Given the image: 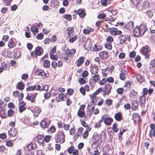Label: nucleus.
<instances>
[{
    "label": "nucleus",
    "mask_w": 155,
    "mask_h": 155,
    "mask_svg": "<svg viewBox=\"0 0 155 155\" xmlns=\"http://www.w3.org/2000/svg\"><path fill=\"white\" fill-rule=\"evenodd\" d=\"M147 30L148 29L146 25L141 24L135 28L133 31L134 36L139 37L141 35H143Z\"/></svg>",
    "instance_id": "1"
},
{
    "label": "nucleus",
    "mask_w": 155,
    "mask_h": 155,
    "mask_svg": "<svg viewBox=\"0 0 155 155\" xmlns=\"http://www.w3.org/2000/svg\"><path fill=\"white\" fill-rule=\"evenodd\" d=\"M65 135L63 132L59 131L56 134L55 140L56 143H62L65 141Z\"/></svg>",
    "instance_id": "2"
},
{
    "label": "nucleus",
    "mask_w": 155,
    "mask_h": 155,
    "mask_svg": "<svg viewBox=\"0 0 155 155\" xmlns=\"http://www.w3.org/2000/svg\"><path fill=\"white\" fill-rule=\"evenodd\" d=\"M150 50L147 45L143 46L140 50V51L145 56V58L149 59L150 57L149 53Z\"/></svg>",
    "instance_id": "3"
},
{
    "label": "nucleus",
    "mask_w": 155,
    "mask_h": 155,
    "mask_svg": "<svg viewBox=\"0 0 155 155\" xmlns=\"http://www.w3.org/2000/svg\"><path fill=\"white\" fill-rule=\"evenodd\" d=\"M43 50L41 47L38 46L35 48V51L31 53L32 57H37V56L41 55L43 53Z\"/></svg>",
    "instance_id": "4"
},
{
    "label": "nucleus",
    "mask_w": 155,
    "mask_h": 155,
    "mask_svg": "<svg viewBox=\"0 0 155 155\" xmlns=\"http://www.w3.org/2000/svg\"><path fill=\"white\" fill-rule=\"evenodd\" d=\"M38 94L37 93H27V95L26 97V99L28 101H30L31 102L34 104L36 103L35 98L36 97V95Z\"/></svg>",
    "instance_id": "5"
},
{
    "label": "nucleus",
    "mask_w": 155,
    "mask_h": 155,
    "mask_svg": "<svg viewBox=\"0 0 155 155\" xmlns=\"http://www.w3.org/2000/svg\"><path fill=\"white\" fill-rule=\"evenodd\" d=\"M150 6V3L147 1H145L143 3L142 5L140 4L139 7H138L137 10L138 11H141L144 9L148 8Z\"/></svg>",
    "instance_id": "6"
},
{
    "label": "nucleus",
    "mask_w": 155,
    "mask_h": 155,
    "mask_svg": "<svg viewBox=\"0 0 155 155\" xmlns=\"http://www.w3.org/2000/svg\"><path fill=\"white\" fill-rule=\"evenodd\" d=\"M85 12V10L84 9H79L78 10H75L74 12L76 14L78 15L80 18H83L86 15V13Z\"/></svg>",
    "instance_id": "7"
},
{
    "label": "nucleus",
    "mask_w": 155,
    "mask_h": 155,
    "mask_svg": "<svg viewBox=\"0 0 155 155\" xmlns=\"http://www.w3.org/2000/svg\"><path fill=\"white\" fill-rule=\"evenodd\" d=\"M111 89V86L109 84H107L105 86V90L103 91L104 92L103 95H105L108 94L110 93Z\"/></svg>",
    "instance_id": "8"
},
{
    "label": "nucleus",
    "mask_w": 155,
    "mask_h": 155,
    "mask_svg": "<svg viewBox=\"0 0 155 155\" xmlns=\"http://www.w3.org/2000/svg\"><path fill=\"white\" fill-rule=\"evenodd\" d=\"M109 30H110V32L112 35H120L122 33L121 31L118 30L117 28H109Z\"/></svg>",
    "instance_id": "9"
},
{
    "label": "nucleus",
    "mask_w": 155,
    "mask_h": 155,
    "mask_svg": "<svg viewBox=\"0 0 155 155\" xmlns=\"http://www.w3.org/2000/svg\"><path fill=\"white\" fill-rule=\"evenodd\" d=\"M130 3L135 7L137 9L139 7L140 1L139 0H130Z\"/></svg>",
    "instance_id": "10"
},
{
    "label": "nucleus",
    "mask_w": 155,
    "mask_h": 155,
    "mask_svg": "<svg viewBox=\"0 0 155 155\" xmlns=\"http://www.w3.org/2000/svg\"><path fill=\"white\" fill-rule=\"evenodd\" d=\"M100 57L102 59L107 58L109 57V54L106 51H102L99 53Z\"/></svg>",
    "instance_id": "11"
},
{
    "label": "nucleus",
    "mask_w": 155,
    "mask_h": 155,
    "mask_svg": "<svg viewBox=\"0 0 155 155\" xmlns=\"http://www.w3.org/2000/svg\"><path fill=\"white\" fill-rule=\"evenodd\" d=\"M113 119L111 117L106 118L104 120V124L107 126L110 125L113 121Z\"/></svg>",
    "instance_id": "12"
},
{
    "label": "nucleus",
    "mask_w": 155,
    "mask_h": 155,
    "mask_svg": "<svg viewBox=\"0 0 155 155\" xmlns=\"http://www.w3.org/2000/svg\"><path fill=\"white\" fill-rule=\"evenodd\" d=\"M99 70L97 66L95 64L93 66L92 69L91 70V72L92 74H95L97 73Z\"/></svg>",
    "instance_id": "13"
},
{
    "label": "nucleus",
    "mask_w": 155,
    "mask_h": 155,
    "mask_svg": "<svg viewBox=\"0 0 155 155\" xmlns=\"http://www.w3.org/2000/svg\"><path fill=\"white\" fill-rule=\"evenodd\" d=\"M74 31V28L73 27H70L67 28L66 32L68 38L71 37L73 35L72 34Z\"/></svg>",
    "instance_id": "14"
},
{
    "label": "nucleus",
    "mask_w": 155,
    "mask_h": 155,
    "mask_svg": "<svg viewBox=\"0 0 155 155\" xmlns=\"http://www.w3.org/2000/svg\"><path fill=\"white\" fill-rule=\"evenodd\" d=\"M58 98L57 97H56L55 100L57 102H59L60 101H62L64 100V97L66 99H67V97L65 95H64V94L63 93H60L59 94L58 96Z\"/></svg>",
    "instance_id": "15"
},
{
    "label": "nucleus",
    "mask_w": 155,
    "mask_h": 155,
    "mask_svg": "<svg viewBox=\"0 0 155 155\" xmlns=\"http://www.w3.org/2000/svg\"><path fill=\"white\" fill-rule=\"evenodd\" d=\"M134 24L133 22L129 21L125 25L126 28L128 30H131L134 27Z\"/></svg>",
    "instance_id": "16"
},
{
    "label": "nucleus",
    "mask_w": 155,
    "mask_h": 155,
    "mask_svg": "<svg viewBox=\"0 0 155 155\" xmlns=\"http://www.w3.org/2000/svg\"><path fill=\"white\" fill-rule=\"evenodd\" d=\"M10 136L15 137L17 134V131L14 128H11L8 132Z\"/></svg>",
    "instance_id": "17"
},
{
    "label": "nucleus",
    "mask_w": 155,
    "mask_h": 155,
    "mask_svg": "<svg viewBox=\"0 0 155 155\" xmlns=\"http://www.w3.org/2000/svg\"><path fill=\"white\" fill-rule=\"evenodd\" d=\"M27 148L28 150H35L36 148V145L35 143H31L28 145Z\"/></svg>",
    "instance_id": "18"
},
{
    "label": "nucleus",
    "mask_w": 155,
    "mask_h": 155,
    "mask_svg": "<svg viewBox=\"0 0 155 155\" xmlns=\"http://www.w3.org/2000/svg\"><path fill=\"white\" fill-rule=\"evenodd\" d=\"M114 118L115 120L118 121H120L122 120V116L120 112L115 114Z\"/></svg>",
    "instance_id": "19"
},
{
    "label": "nucleus",
    "mask_w": 155,
    "mask_h": 155,
    "mask_svg": "<svg viewBox=\"0 0 155 155\" xmlns=\"http://www.w3.org/2000/svg\"><path fill=\"white\" fill-rule=\"evenodd\" d=\"M36 73L39 75L41 76H44L45 78H46L47 77V75L45 74V72L42 70L41 69H37L36 71Z\"/></svg>",
    "instance_id": "20"
},
{
    "label": "nucleus",
    "mask_w": 155,
    "mask_h": 155,
    "mask_svg": "<svg viewBox=\"0 0 155 155\" xmlns=\"http://www.w3.org/2000/svg\"><path fill=\"white\" fill-rule=\"evenodd\" d=\"M25 87V85L23 82H20L17 83L16 88L20 90H23Z\"/></svg>",
    "instance_id": "21"
},
{
    "label": "nucleus",
    "mask_w": 155,
    "mask_h": 155,
    "mask_svg": "<svg viewBox=\"0 0 155 155\" xmlns=\"http://www.w3.org/2000/svg\"><path fill=\"white\" fill-rule=\"evenodd\" d=\"M84 57H80L77 60V66L78 67L80 66L84 62Z\"/></svg>",
    "instance_id": "22"
},
{
    "label": "nucleus",
    "mask_w": 155,
    "mask_h": 155,
    "mask_svg": "<svg viewBox=\"0 0 155 155\" xmlns=\"http://www.w3.org/2000/svg\"><path fill=\"white\" fill-rule=\"evenodd\" d=\"M146 97L145 95H143L140 97V98L139 103L140 105L141 106L144 105L145 104Z\"/></svg>",
    "instance_id": "23"
},
{
    "label": "nucleus",
    "mask_w": 155,
    "mask_h": 155,
    "mask_svg": "<svg viewBox=\"0 0 155 155\" xmlns=\"http://www.w3.org/2000/svg\"><path fill=\"white\" fill-rule=\"evenodd\" d=\"M40 124L42 128H47L49 126V124L47 123L46 121L44 120H43L41 121Z\"/></svg>",
    "instance_id": "24"
},
{
    "label": "nucleus",
    "mask_w": 155,
    "mask_h": 155,
    "mask_svg": "<svg viewBox=\"0 0 155 155\" xmlns=\"http://www.w3.org/2000/svg\"><path fill=\"white\" fill-rule=\"evenodd\" d=\"M138 105L137 101H134L132 104V109L133 110H136L138 108Z\"/></svg>",
    "instance_id": "25"
},
{
    "label": "nucleus",
    "mask_w": 155,
    "mask_h": 155,
    "mask_svg": "<svg viewBox=\"0 0 155 155\" xmlns=\"http://www.w3.org/2000/svg\"><path fill=\"white\" fill-rule=\"evenodd\" d=\"M150 127L151 129V130H150V131L149 135L150 137L152 138L153 137V130L155 128V124H150Z\"/></svg>",
    "instance_id": "26"
},
{
    "label": "nucleus",
    "mask_w": 155,
    "mask_h": 155,
    "mask_svg": "<svg viewBox=\"0 0 155 155\" xmlns=\"http://www.w3.org/2000/svg\"><path fill=\"white\" fill-rule=\"evenodd\" d=\"M8 45L9 48H12L16 45V44H15L12 39H10L9 41Z\"/></svg>",
    "instance_id": "27"
},
{
    "label": "nucleus",
    "mask_w": 155,
    "mask_h": 155,
    "mask_svg": "<svg viewBox=\"0 0 155 155\" xmlns=\"http://www.w3.org/2000/svg\"><path fill=\"white\" fill-rule=\"evenodd\" d=\"M104 116H102L101 117V119L99 121H98V122H96L95 123V126H94V127H95V128H99L101 127V123L103 121V120H104Z\"/></svg>",
    "instance_id": "28"
},
{
    "label": "nucleus",
    "mask_w": 155,
    "mask_h": 155,
    "mask_svg": "<svg viewBox=\"0 0 155 155\" xmlns=\"http://www.w3.org/2000/svg\"><path fill=\"white\" fill-rule=\"evenodd\" d=\"M43 66L45 68H48L50 66V62L47 60H45L43 62Z\"/></svg>",
    "instance_id": "29"
},
{
    "label": "nucleus",
    "mask_w": 155,
    "mask_h": 155,
    "mask_svg": "<svg viewBox=\"0 0 155 155\" xmlns=\"http://www.w3.org/2000/svg\"><path fill=\"white\" fill-rule=\"evenodd\" d=\"M44 140V137L41 135H39L38 137V142L41 144L43 143Z\"/></svg>",
    "instance_id": "30"
},
{
    "label": "nucleus",
    "mask_w": 155,
    "mask_h": 155,
    "mask_svg": "<svg viewBox=\"0 0 155 155\" xmlns=\"http://www.w3.org/2000/svg\"><path fill=\"white\" fill-rule=\"evenodd\" d=\"M118 126V124L116 122L114 123L113 124L112 126V129L114 132H117L118 131V130L117 128Z\"/></svg>",
    "instance_id": "31"
},
{
    "label": "nucleus",
    "mask_w": 155,
    "mask_h": 155,
    "mask_svg": "<svg viewBox=\"0 0 155 155\" xmlns=\"http://www.w3.org/2000/svg\"><path fill=\"white\" fill-rule=\"evenodd\" d=\"M36 88V85L34 86H28L26 88L27 91H33L35 90Z\"/></svg>",
    "instance_id": "32"
},
{
    "label": "nucleus",
    "mask_w": 155,
    "mask_h": 155,
    "mask_svg": "<svg viewBox=\"0 0 155 155\" xmlns=\"http://www.w3.org/2000/svg\"><path fill=\"white\" fill-rule=\"evenodd\" d=\"M30 29L31 31L35 35L36 32H38V28L34 26L31 27Z\"/></svg>",
    "instance_id": "33"
},
{
    "label": "nucleus",
    "mask_w": 155,
    "mask_h": 155,
    "mask_svg": "<svg viewBox=\"0 0 155 155\" xmlns=\"http://www.w3.org/2000/svg\"><path fill=\"white\" fill-rule=\"evenodd\" d=\"M21 51L20 50H17L15 52L14 54V56L16 58H19L21 57Z\"/></svg>",
    "instance_id": "34"
},
{
    "label": "nucleus",
    "mask_w": 155,
    "mask_h": 155,
    "mask_svg": "<svg viewBox=\"0 0 155 155\" xmlns=\"http://www.w3.org/2000/svg\"><path fill=\"white\" fill-rule=\"evenodd\" d=\"M78 115L81 117H83L85 116V114L84 111L79 110L77 113Z\"/></svg>",
    "instance_id": "35"
},
{
    "label": "nucleus",
    "mask_w": 155,
    "mask_h": 155,
    "mask_svg": "<svg viewBox=\"0 0 155 155\" xmlns=\"http://www.w3.org/2000/svg\"><path fill=\"white\" fill-rule=\"evenodd\" d=\"M33 111L34 112H36L38 114H39L41 111V109L38 107L35 106Z\"/></svg>",
    "instance_id": "36"
},
{
    "label": "nucleus",
    "mask_w": 155,
    "mask_h": 155,
    "mask_svg": "<svg viewBox=\"0 0 155 155\" xmlns=\"http://www.w3.org/2000/svg\"><path fill=\"white\" fill-rule=\"evenodd\" d=\"M63 17L68 20L70 21L72 19L71 15L69 14H65L63 16Z\"/></svg>",
    "instance_id": "37"
},
{
    "label": "nucleus",
    "mask_w": 155,
    "mask_h": 155,
    "mask_svg": "<svg viewBox=\"0 0 155 155\" xmlns=\"http://www.w3.org/2000/svg\"><path fill=\"white\" fill-rule=\"evenodd\" d=\"M51 3L52 6L54 7L58 4L59 1L58 0H51Z\"/></svg>",
    "instance_id": "38"
},
{
    "label": "nucleus",
    "mask_w": 155,
    "mask_h": 155,
    "mask_svg": "<svg viewBox=\"0 0 155 155\" xmlns=\"http://www.w3.org/2000/svg\"><path fill=\"white\" fill-rule=\"evenodd\" d=\"M155 60L154 59L152 60L151 61L150 64V70L152 68H154L155 65Z\"/></svg>",
    "instance_id": "39"
},
{
    "label": "nucleus",
    "mask_w": 155,
    "mask_h": 155,
    "mask_svg": "<svg viewBox=\"0 0 155 155\" xmlns=\"http://www.w3.org/2000/svg\"><path fill=\"white\" fill-rule=\"evenodd\" d=\"M136 77L138 81L141 82L143 81V78L141 75L139 74H137Z\"/></svg>",
    "instance_id": "40"
},
{
    "label": "nucleus",
    "mask_w": 155,
    "mask_h": 155,
    "mask_svg": "<svg viewBox=\"0 0 155 155\" xmlns=\"http://www.w3.org/2000/svg\"><path fill=\"white\" fill-rule=\"evenodd\" d=\"M103 90V88H99L97 89L96 91H95L93 94H91L93 95L96 96L100 92H101Z\"/></svg>",
    "instance_id": "41"
},
{
    "label": "nucleus",
    "mask_w": 155,
    "mask_h": 155,
    "mask_svg": "<svg viewBox=\"0 0 155 155\" xmlns=\"http://www.w3.org/2000/svg\"><path fill=\"white\" fill-rule=\"evenodd\" d=\"M99 76V74H95L92 77L93 80L94 81V82H96L97 81Z\"/></svg>",
    "instance_id": "42"
},
{
    "label": "nucleus",
    "mask_w": 155,
    "mask_h": 155,
    "mask_svg": "<svg viewBox=\"0 0 155 155\" xmlns=\"http://www.w3.org/2000/svg\"><path fill=\"white\" fill-rule=\"evenodd\" d=\"M120 79L122 80H124L126 78L125 75L122 73H120L119 74Z\"/></svg>",
    "instance_id": "43"
},
{
    "label": "nucleus",
    "mask_w": 155,
    "mask_h": 155,
    "mask_svg": "<svg viewBox=\"0 0 155 155\" xmlns=\"http://www.w3.org/2000/svg\"><path fill=\"white\" fill-rule=\"evenodd\" d=\"M77 38V36L76 35H75L73 37L70 38L69 39V41L70 42H73L75 41Z\"/></svg>",
    "instance_id": "44"
},
{
    "label": "nucleus",
    "mask_w": 155,
    "mask_h": 155,
    "mask_svg": "<svg viewBox=\"0 0 155 155\" xmlns=\"http://www.w3.org/2000/svg\"><path fill=\"white\" fill-rule=\"evenodd\" d=\"M112 103V101L110 99H107L105 101V104L107 106H110L111 105Z\"/></svg>",
    "instance_id": "45"
},
{
    "label": "nucleus",
    "mask_w": 155,
    "mask_h": 155,
    "mask_svg": "<svg viewBox=\"0 0 155 155\" xmlns=\"http://www.w3.org/2000/svg\"><path fill=\"white\" fill-rule=\"evenodd\" d=\"M106 15L105 13H101L99 14L97 16V18L99 19H103L106 17Z\"/></svg>",
    "instance_id": "46"
},
{
    "label": "nucleus",
    "mask_w": 155,
    "mask_h": 155,
    "mask_svg": "<svg viewBox=\"0 0 155 155\" xmlns=\"http://www.w3.org/2000/svg\"><path fill=\"white\" fill-rule=\"evenodd\" d=\"M131 86V83L129 81H127L125 82L124 87H127V88H130Z\"/></svg>",
    "instance_id": "47"
},
{
    "label": "nucleus",
    "mask_w": 155,
    "mask_h": 155,
    "mask_svg": "<svg viewBox=\"0 0 155 155\" xmlns=\"http://www.w3.org/2000/svg\"><path fill=\"white\" fill-rule=\"evenodd\" d=\"M105 47L109 50H111L112 48L111 44L108 43H106L105 44Z\"/></svg>",
    "instance_id": "48"
},
{
    "label": "nucleus",
    "mask_w": 155,
    "mask_h": 155,
    "mask_svg": "<svg viewBox=\"0 0 155 155\" xmlns=\"http://www.w3.org/2000/svg\"><path fill=\"white\" fill-rule=\"evenodd\" d=\"M14 112V111L12 110L9 109L8 111V115L9 117L12 116Z\"/></svg>",
    "instance_id": "49"
},
{
    "label": "nucleus",
    "mask_w": 155,
    "mask_h": 155,
    "mask_svg": "<svg viewBox=\"0 0 155 155\" xmlns=\"http://www.w3.org/2000/svg\"><path fill=\"white\" fill-rule=\"evenodd\" d=\"M26 109V108L24 107V106L19 105V109L20 112H22Z\"/></svg>",
    "instance_id": "50"
},
{
    "label": "nucleus",
    "mask_w": 155,
    "mask_h": 155,
    "mask_svg": "<svg viewBox=\"0 0 155 155\" xmlns=\"http://www.w3.org/2000/svg\"><path fill=\"white\" fill-rule=\"evenodd\" d=\"M136 54V53L134 51H133L132 52H130L129 53V55L130 58H133L135 57Z\"/></svg>",
    "instance_id": "51"
},
{
    "label": "nucleus",
    "mask_w": 155,
    "mask_h": 155,
    "mask_svg": "<svg viewBox=\"0 0 155 155\" xmlns=\"http://www.w3.org/2000/svg\"><path fill=\"white\" fill-rule=\"evenodd\" d=\"M56 46H54L53 48L51 49L50 51V54H54L56 52Z\"/></svg>",
    "instance_id": "52"
},
{
    "label": "nucleus",
    "mask_w": 155,
    "mask_h": 155,
    "mask_svg": "<svg viewBox=\"0 0 155 155\" xmlns=\"http://www.w3.org/2000/svg\"><path fill=\"white\" fill-rule=\"evenodd\" d=\"M44 36L42 33H39L37 36L36 38L37 39L41 40L43 39Z\"/></svg>",
    "instance_id": "53"
},
{
    "label": "nucleus",
    "mask_w": 155,
    "mask_h": 155,
    "mask_svg": "<svg viewBox=\"0 0 155 155\" xmlns=\"http://www.w3.org/2000/svg\"><path fill=\"white\" fill-rule=\"evenodd\" d=\"M49 86L48 84H46L43 86L42 88L41 89V91L45 90L47 91L48 90Z\"/></svg>",
    "instance_id": "54"
},
{
    "label": "nucleus",
    "mask_w": 155,
    "mask_h": 155,
    "mask_svg": "<svg viewBox=\"0 0 155 155\" xmlns=\"http://www.w3.org/2000/svg\"><path fill=\"white\" fill-rule=\"evenodd\" d=\"M51 94L49 93H48L47 92L45 93L44 94V97L45 99H48L50 97Z\"/></svg>",
    "instance_id": "55"
},
{
    "label": "nucleus",
    "mask_w": 155,
    "mask_h": 155,
    "mask_svg": "<svg viewBox=\"0 0 155 155\" xmlns=\"http://www.w3.org/2000/svg\"><path fill=\"white\" fill-rule=\"evenodd\" d=\"M126 130H125L124 129H123L122 130H121V129H120V132H119L118 134V137L119 138H120V137L122 136L123 133L126 131Z\"/></svg>",
    "instance_id": "56"
},
{
    "label": "nucleus",
    "mask_w": 155,
    "mask_h": 155,
    "mask_svg": "<svg viewBox=\"0 0 155 155\" xmlns=\"http://www.w3.org/2000/svg\"><path fill=\"white\" fill-rule=\"evenodd\" d=\"M117 93L119 94H122L124 92V90L122 88H119L117 90Z\"/></svg>",
    "instance_id": "57"
},
{
    "label": "nucleus",
    "mask_w": 155,
    "mask_h": 155,
    "mask_svg": "<svg viewBox=\"0 0 155 155\" xmlns=\"http://www.w3.org/2000/svg\"><path fill=\"white\" fill-rule=\"evenodd\" d=\"M74 150V147L73 146H71L69 147L67 150L69 153L71 154L72 153L73 151Z\"/></svg>",
    "instance_id": "58"
},
{
    "label": "nucleus",
    "mask_w": 155,
    "mask_h": 155,
    "mask_svg": "<svg viewBox=\"0 0 155 155\" xmlns=\"http://www.w3.org/2000/svg\"><path fill=\"white\" fill-rule=\"evenodd\" d=\"M74 92V91L73 89L71 88L68 89L67 91V93L68 95H72Z\"/></svg>",
    "instance_id": "59"
},
{
    "label": "nucleus",
    "mask_w": 155,
    "mask_h": 155,
    "mask_svg": "<svg viewBox=\"0 0 155 155\" xmlns=\"http://www.w3.org/2000/svg\"><path fill=\"white\" fill-rule=\"evenodd\" d=\"M106 41L110 43L113 41V39L112 37L111 36H109L107 38Z\"/></svg>",
    "instance_id": "60"
},
{
    "label": "nucleus",
    "mask_w": 155,
    "mask_h": 155,
    "mask_svg": "<svg viewBox=\"0 0 155 155\" xmlns=\"http://www.w3.org/2000/svg\"><path fill=\"white\" fill-rule=\"evenodd\" d=\"M146 14L150 18H151L153 16V13L152 12L150 11H149L146 12Z\"/></svg>",
    "instance_id": "61"
},
{
    "label": "nucleus",
    "mask_w": 155,
    "mask_h": 155,
    "mask_svg": "<svg viewBox=\"0 0 155 155\" xmlns=\"http://www.w3.org/2000/svg\"><path fill=\"white\" fill-rule=\"evenodd\" d=\"M51 137V136L50 135L46 136L44 138V140L46 142H49Z\"/></svg>",
    "instance_id": "62"
},
{
    "label": "nucleus",
    "mask_w": 155,
    "mask_h": 155,
    "mask_svg": "<svg viewBox=\"0 0 155 155\" xmlns=\"http://www.w3.org/2000/svg\"><path fill=\"white\" fill-rule=\"evenodd\" d=\"M80 92L82 94L84 95L85 94V91L84 88L82 87H81L80 89Z\"/></svg>",
    "instance_id": "63"
},
{
    "label": "nucleus",
    "mask_w": 155,
    "mask_h": 155,
    "mask_svg": "<svg viewBox=\"0 0 155 155\" xmlns=\"http://www.w3.org/2000/svg\"><path fill=\"white\" fill-rule=\"evenodd\" d=\"M18 6L16 5H14L11 6V10L12 11H15L17 8Z\"/></svg>",
    "instance_id": "64"
}]
</instances>
